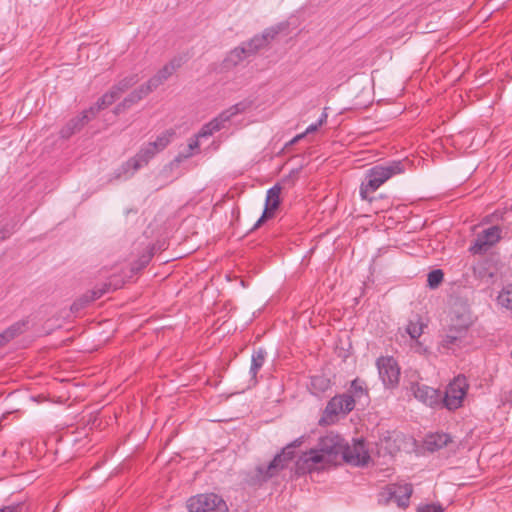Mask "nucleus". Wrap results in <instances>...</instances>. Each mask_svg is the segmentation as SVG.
<instances>
[{
	"mask_svg": "<svg viewBox=\"0 0 512 512\" xmlns=\"http://www.w3.org/2000/svg\"><path fill=\"white\" fill-rule=\"evenodd\" d=\"M157 87L152 84V81L149 79L146 83L140 85L138 88L134 89V93L139 97L140 101L147 97L151 92H153Z\"/></svg>",
	"mask_w": 512,
	"mask_h": 512,
	"instance_id": "32",
	"label": "nucleus"
},
{
	"mask_svg": "<svg viewBox=\"0 0 512 512\" xmlns=\"http://www.w3.org/2000/svg\"><path fill=\"white\" fill-rule=\"evenodd\" d=\"M451 441V438L448 434L445 433H435L429 435L426 440L425 444L428 450L430 451H436L443 447H445L449 442Z\"/></svg>",
	"mask_w": 512,
	"mask_h": 512,
	"instance_id": "22",
	"label": "nucleus"
},
{
	"mask_svg": "<svg viewBox=\"0 0 512 512\" xmlns=\"http://www.w3.org/2000/svg\"><path fill=\"white\" fill-rule=\"evenodd\" d=\"M150 258H151V256H148L147 259L145 260V262L146 263L149 262Z\"/></svg>",
	"mask_w": 512,
	"mask_h": 512,
	"instance_id": "44",
	"label": "nucleus"
},
{
	"mask_svg": "<svg viewBox=\"0 0 512 512\" xmlns=\"http://www.w3.org/2000/svg\"><path fill=\"white\" fill-rule=\"evenodd\" d=\"M472 320L469 313L455 314L451 323L441 335L439 349L455 353L456 351L470 345L469 328Z\"/></svg>",
	"mask_w": 512,
	"mask_h": 512,
	"instance_id": "2",
	"label": "nucleus"
},
{
	"mask_svg": "<svg viewBox=\"0 0 512 512\" xmlns=\"http://www.w3.org/2000/svg\"><path fill=\"white\" fill-rule=\"evenodd\" d=\"M351 390L356 397H360L364 393L362 382L359 379H354L351 382Z\"/></svg>",
	"mask_w": 512,
	"mask_h": 512,
	"instance_id": "36",
	"label": "nucleus"
},
{
	"mask_svg": "<svg viewBox=\"0 0 512 512\" xmlns=\"http://www.w3.org/2000/svg\"><path fill=\"white\" fill-rule=\"evenodd\" d=\"M468 389L469 384L466 377L458 375L448 384L444 397H441V403L451 411L460 408Z\"/></svg>",
	"mask_w": 512,
	"mask_h": 512,
	"instance_id": "4",
	"label": "nucleus"
},
{
	"mask_svg": "<svg viewBox=\"0 0 512 512\" xmlns=\"http://www.w3.org/2000/svg\"><path fill=\"white\" fill-rule=\"evenodd\" d=\"M379 377L386 388H395L400 379V368L392 356H381L376 361Z\"/></svg>",
	"mask_w": 512,
	"mask_h": 512,
	"instance_id": "7",
	"label": "nucleus"
},
{
	"mask_svg": "<svg viewBox=\"0 0 512 512\" xmlns=\"http://www.w3.org/2000/svg\"><path fill=\"white\" fill-rule=\"evenodd\" d=\"M498 304L512 311V284L505 285L497 296Z\"/></svg>",
	"mask_w": 512,
	"mask_h": 512,
	"instance_id": "28",
	"label": "nucleus"
},
{
	"mask_svg": "<svg viewBox=\"0 0 512 512\" xmlns=\"http://www.w3.org/2000/svg\"><path fill=\"white\" fill-rule=\"evenodd\" d=\"M443 278H444V273L442 270H440V269L432 270L431 272L428 273V276H427L428 286L432 289L437 288L440 285V283L443 281Z\"/></svg>",
	"mask_w": 512,
	"mask_h": 512,
	"instance_id": "31",
	"label": "nucleus"
},
{
	"mask_svg": "<svg viewBox=\"0 0 512 512\" xmlns=\"http://www.w3.org/2000/svg\"><path fill=\"white\" fill-rule=\"evenodd\" d=\"M344 450L342 459L348 464L365 466L370 460V455L363 440H353L351 445L346 442Z\"/></svg>",
	"mask_w": 512,
	"mask_h": 512,
	"instance_id": "9",
	"label": "nucleus"
},
{
	"mask_svg": "<svg viewBox=\"0 0 512 512\" xmlns=\"http://www.w3.org/2000/svg\"><path fill=\"white\" fill-rule=\"evenodd\" d=\"M404 172L405 163L400 160H393L371 167L366 171L365 178L360 184V198L362 200L372 202L374 197L371 195L374 192H376L389 179Z\"/></svg>",
	"mask_w": 512,
	"mask_h": 512,
	"instance_id": "1",
	"label": "nucleus"
},
{
	"mask_svg": "<svg viewBox=\"0 0 512 512\" xmlns=\"http://www.w3.org/2000/svg\"><path fill=\"white\" fill-rule=\"evenodd\" d=\"M117 99H119L116 94L113 93V90L110 88L108 92H106L104 95H102L96 102L94 106H91L89 108L90 114L92 116H96V114L102 110L107 108L108 106L112 105Z\"/></svg>",
	"mask_w": 512,
	"mask_h": 512,
	"instance_id": "23",
	"label": "nucleus"
},
{
	"mask_svg": "<svg viewBox=\"0 0 512 512\" xmlns=\"http://www.w3.org/2000/svg\"><path fill=\"white\" fill-rule=\"evenodd\" d=\"M109 290V286L104 284L101 289H95L91 291V296L87 297L85 302L94 301L102 297Z\"/></svg>",
	"mask_w": 512,
	"mask_h": 512,
	"instance_id": "34",
	"label": "nucleus"
},
{
	"mask_svg": "<svg viewBox=\"0 0 512 512\" xmlns=\"http://www.w3.org/2000/svg\"><path fill=\"white\" fill-rule=\"evenodd\" d=\"M19 328H16L15 326L9 327L4 332L0 333V347L4 346L6 343H8L10 340H12Z\"/></svg>",
	"mask_w": 512,
	"mask_h": 512,
	"instance_id": "33",
	"label": "nucleus"
},
{
	"mask_svg": "<svg viewBox=\"0 0 512 512\" xmlns=\"http://www.w3.org/2000/svg\"><path fill=\"white\" fill-rule=\"evenodd\" d=\"M327 113L326 112H323L321 117L319 118V120L317 121L318 122V125H323L326 121H327Z\"/></svg>",
	"mask_w": 512,
	"mask_h": 512,
	"instance_id": "41",
	"label": "nucleus"
},
{
	"mask_svg": "<svg viewBox=\"0 0 512 512\" xmlns=\"http://www.w3.org/2000/svg\"><path fill=\"white\" fill-rule=\"evenodd\" d=\"M280 193L281 187L276 184L267 191L265 209L262 216L255 223L253 230L261 226V224L274 215V211L279 207L280 204Z\"/></svg>",
	"mask_w": 512,
	"mask_h": 512,
	"instance_id": "16",
	"label": "nucleus"
},
{
	"mask_svg": "<svg viewBox=\"0 0 512 512\" xmlns=\"http://www.w3.org/2000/svg\"><path fill=\"white\" fill-rule=\"evenodd\" d=\"M345 439L334 432H329L319 439L318 447L325 454L328 461L336 460L338 456H343L345 448Z\"/></svg>",
	"mask_w": 512,
	"mask_h": 512,
	"instance_id": "8",
	"label": "nucleus"
},
{
	"mask_svg": "<svg viewBox=\"0 0 512 512\" xmlns=\"http://www.w3.org/2000/svg\"><path fill=\"white\" fill-rule=\"evenodd\" d=\"M95 116L90 114L89 109L84 110L79 116L71 119L61 130L62 138H69L76 132L80 131Z\"/></svg>",
	"mask_w": 512,
	"mask_h": 512,
	"instance_id": "17",
	"label": "nucleus"
},
{
	"mask_svg": "<svg viewBox=\"0 0 512 512\" xmlns=\"http://www.w3.org/2000/svg\"><path fill=\"white\" fill-rule=\"evenodd\" d=\"M327 457L320 451V448L304 452L297 460V469L302 472H312L327 462Z\"/></svg>",
	"mask_w": 512,
	"mask_h": 512,
	"instance_id": "13",
	"label": "nucleus"
},
{
	"mask_svg": "<svg viewBox=\"0 0 512 512\" xmlns=\"http://www.w3.org/2000/svg\"><path fill=\"white\" fill-rule=\"evenodd\" d=\"M300 444V439L295 440L293 443L284 447L282 451L273 458V460L268 464L267 467L258 466L256 469L257 480L259 482H266L273 476L277 475L281 470H283L288 465V463L294 458L293 449L296 446H299Z\"/></svg>",
	"mask_w": 512,
	"mask_h": 512,
	"instance_id": "3",
	"label": "nucleus"
},
{
	"mask_svg": "<svg viewBox=\"0 0 512 512\" xmlns=\"http://www.w3.org/2000/svg\"><path fill=\"white\" fill-rule=\"evenodd\" d=\"M304 137H305V135H304L303 133L298 134V135H296V136L291 140V142H290V143H291V144H295V143H297L299 140H301V139H302V138H304Z\"/></svg>",
	"mask_w": 512,
	"mask_h": 512,
	"instance_id": "42",
	"label": "nucleus"
},
{
	"mask_svg": "<svg viewBox=\"0 0 512 512\" xmlns=\"http://www.w3.org/2000/svg\"><path fill=\"white\" fill-rule=\"evenodd\" d=\"M247 57H250V56L245 52L242 45L235 47L234 49H232L229 52V54L225 58L226 66L235 67L238 64H240L242 61H244V59H246Z\"/></svg>",
	"mask_w": 512,
	"mask_h": 512,
	"instance_id": "27",
	"label": "nucleus"
},
{
	"mask_svg": "<svg viewBox=\"0 0 512 512\" xmlns=\"http://www.w3.org/2000/svg\"><path fill=\"white\" fill-rule=\"evenodd\" d=\"M181 66L180 59H173L164 65L153 77L150 78L152 84L157 88L163 84L179 67Z\"/></svg>",
	"mask_w": 512,
	"mask_h": 512,
	"instance_id": "18",
	"label": "nucleus"
},
{
	"mask_svg": "<svg viewBox=\"0 0 512 512\" xmlns=\"http://www.w3.org/2000/svg\"><path fill=\"white\" fill-rule=\"evenodd\" d=\"M225 126V121L220 115L213 118L210 122L204 124L196 134V138H206L220 131Z\"/></svg>",
	"mask_w": 512,
	"mask_h": 512,
	"instance_id": "20",
	"label": "nucleus"
},
{
	"mask_svg": "<svg viewBox=\"0 0 512 512\" xmlns=\"http://www.w3.org/2000/svg\"><path fill=\"white\" fill-rule=\"evenodd\" d=\"M251 104H252L251 101H247V100L241 101L239 103H236V104L230 106L226 110L222 111L219 115L226 123V122L230 121V119L232 117L248 110L250 108Z\"/></svg>",
	"mask_w": 512,
	"mask_h": 512,
	"instance_id": "24",
	"label": "nucleus"
},
{
	"mask_svg": "<svg viewBox=\"0 0 512 512\" xmlns=\"http://www.w3.org/2000/svg\"><path fill=\"white\" fill-rule=\"evenodd\" d=\"M317 384H319V386L321 387L322 390H325L329 385V381L323 377L312 378V385L316 386Z\"/></svg>",
	"mask_w": 512,
	"mask_h": 512,
	"instance_id": "38",
	"label": "nucleus"
},
{
	"mask_svg": "<svg viewBox=\"0 0 512 512\" xmlns=\"http://www.w3.org/2000/svg\"><path fill=\"white\" fill-rule=\"evenodd\" d=\"M279 29L269 27L261 34L254 35L250 40L243 42L241 45L249 56H253L261 49L267 47L269 43L277 36Z\"/></svg>",
	"mask_w": 512,
	"mask_h": 512,
	"instance_id": "12",
	"label": "nucleus"
},
{
	"mask_svg": "<svg viewBox=\"0 0 512 512\" xmlns=\"http://www.w3.org/2000/svg\"><path fill=\"white\" fill-rule=\"evenodd\" d=\"M187 508L190 512H229L226 502L214 493L191 497L187 501Z\"/></svg>",
	"mask_w": 512,
	"mask_h": 512,
	"instance_id": "5",
	"label": "nucleus"
},
{
	"mask_svg": "<svg viewBox=\"0 0 512 512\" xmlns=\"http://www.w3.org/2000/svg\"><path fill=\"white\" fill-rule=\"evenodd\" d=\"M23 505L22 504H12L0 507V512H22Z\"/></svg>",
	"mask_w": 512,
	"mask_h": 512,
	"instance_id": "37",
	"label": "nucleus"
},
{
	"mask_svg": "<svg viewBox=\"0 0 512 512\" xmlns=\"http://www.w3.org/2000/svg\"><path fill=\"white\" fill-rule=\"evenodd\" d=\"M157 155L156 151L151 148L150 144L146 143L141 146L135 156L128 159L122 164L121 170L124 174L131 172L133 174L141 167L147 165Z\"/></svg>",
	"mask_w": 512,
	"mask_h": 512,
	"instance_id": "11",
	"label": "nucleus"
},
{
	"mask_svg": "<svg viewBox=\"0 0 512 512\" xmlns=\"http://www.w3.org/2000/svg\"><path fill=\"white\" fill-rule=\"evenodd\" d=\"M140 101L139 97L134 93V91L130 92L120 103H118L114 108V113L119 115L126 110L130 109L133 105L137 104Z\"/></svg>",
	"mask_w": 512,
	"mask_h": 512,
	"instance_id": "29",
	"label": "nucleus"
},
{
	"mask_svg": "<svg viewBox=\"0 0 512 512\" xmlns=\"http://www.w3.org/2000/svg\"><path fill=\"white\" fill-rule=\"evenodd\" d=\"M417 512H443V508L439 504H426L418 507Z\"/></svg>",
	"mask_w": 512,
	"mask_h": 512,
	"instance_id": "35",
	"label": "nucleus"
},
{
	"mask_svg": "<svg viewBox=\"0 0 512 512\" xmlns=\"http://www.w3.org/2000/svg\"><path fill=\"white\" fill-rule=\"evenodd\" d=\"M138 81V74H130L116 82L111 89L113 90V93L120 98L126 91L138 83Z\"/></svg>",
	"mask_w": 512,
	"mask_h": 512,
	"instance_id": "21",
	"label": "nucleus"
},
{
	"mask_svg": "<svg viewBox=\"0 0 512 512\" xmlns=\"http://www.w3.org/2000/svg\"><path fill=\"white\" fill-rule=\"evenodd\" d=\"M175 135V130L173 128H169L161 132L154 141H150L148 144H150L151 148H153L158 154L172 142Z\"/></svg>",
	"mask_w": 512,
	"mask_h": 512,
	"instance_id": "19",
	"label": "nucleus"
},
{
	"mask_svg": "<svg viewBox=\"0 0 512 512\" xmlns=\"http://www.w3.org/2000/svg\"><path fill=\"white\" fill-rule=\"evenodd\" d=\"M482 270H485V268L483 267V265H479L477 268H475V273L478 274V276L480 278H484L485 276L489 277V278H492L493 277V273H486L485 271H482Z\"/></svg>",
	"mask_w": 512,
	"mask_h": 512,
	"instance_id": "39",
	"label": "nucleus"
},
{
	"mask_svg": "<svg viewBox=\"0 0 512 512\" xmlns=\"http://www.w3.org/2000/svg\"><path fill=\"white\" fill-rule=\"evenodd\" d=\"M319 127H321V125H318V122L313 123L306 128L303 134L306 136L307 134L313 133L317 131Z\"/></svg>",
	"mask_w": 512,
	"mask_h": 512,
	"instance_id": "40",
	"label": "nucleus"
},
{
	"mask_svg": "<svg viewBox=\"0 0 512 512\" xmlns=\"http://www.w3.org/2000/svg\"><path fill=\"white\" fill-rule=\"evenodd\" d=\"M412 493L413 487L409 483L391 484L379 493L378 502L387 505L393 501L398 507L406 508L409 505Z\"/></svg>",
	"mask_w": 512,
	"mask_h": 512,
	"instance_id": "6",
	"label": "nucleus"
},
{
	"mask_svg": "<svg viewBox=\"0 0 512 512\" xmlns=\"http://www.w3.org/2000/svg\"><path fill=\"white\" fill-rule=\"evenodd\" d=\"M266 351L262 348L254 351L251 358L250 374L252 379H256L259 370L265 363Z\"/></svg>",
	"mask_w": 512,
	"mask_h": 512,
	"instance_id": "26",
	"label": "nucleus"
},
{
	"mask_svg": "<svg viewBox=\"0 0 512 512\" xmlns=\"http://www.w3.org/2000/svg\"><path fill=\"white\" fill-rule=\"evenodd\" d=\"M80 307H71V310H78Z\"/></svg>",
	"mask_w": 512,
	"mask_h": 512,
	"instance_id": "43",
	"label": "nucleus"
},
{
	"mask_svg": "<svg viewBox=\"0 0 512 512\" xmlns=\"http://www.w3.org/2000/svg\"><path fill=\"white\" fill-rule=\"evenodd\" d=\"M355 399L349 394L336 395L329 400L325 408L327 416H336L340 413L348 414L354 409Z\"/></svg>",
	"mask_w": 512,
	"mask_h": 512,
	"instance_id": "14",
	"label": "nucleus"
},
{
	"mask_svg": "<svg viewBox=\"0 0 512 512\" xmlns=\"http://www.w3.org/2000/svg\"><path fill=\"white\" fill-rule=\"evenodd\" d=\"M426 325L422 322L421 318L417 316L415 319H411L406 327V332L412 340H415L417 344H420L418 339L423 334V330Z\"/></svg>",
	"mask_w": 512,
	"mask_h": 512,
	"instance_id": "25",
	"label": "nucleus"
},
{
	"mask_svg": "<svg viewBox=\"0 0 512 512\" xmlns=\"http://www.w3.org/2000/svg\"><path fill=\"white\" fill-rule=\"evenodd\" d=\"M410 390L414 397L427 406L434 407L441 403L439 390L420 383H412Z\"/></svg>",
	"mask_w": 512,
	"mask_h": 512,
	"instance_id": "15",
	"label": "nucleus"
},
{
	"mask_svg": "<svg viewBox=\"0 0 512 512\" xmlns=\"http://www.w3.org/2000/svg\"><path fill=\"white\" fill-rule=\"evenodd\" d=\"M199 139L200 138H196V135L194 136V138L190 139L189 143H188L187 151L185 153H179V155L176 157V161L180 162L183 159H187V158L193 156L194 151L199 150V146H200Z\"/></svg>",
	"mask_w": 512,
	"mask_h": 512,
	"instance_id": "30",
	"label": "nucleus"
},
{
	"mask_svg": "<svg viewBox=\"0 0 512 512\" xmlns=\"http://www.w3.org/2000/svg\"><path fill=\"white\" fill-rule=\"evenodd\" d=\"M500 239V227H489L477 235L474 244L470 247V252L473 254H481L486 252L490 247L498 243Z\"/></svg>",
	"mask_w": 512,
	"mask_h": 512,
	"instance_id": "10",
	"label": "nucleus"
}]
</instances>
